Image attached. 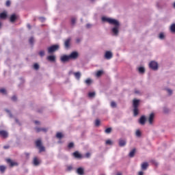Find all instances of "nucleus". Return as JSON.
Listing matches in <instances>:
<instances>
[{
  "label": "nucleus",
  "instance_id": "obj_1",
  "mask_svg": "<svg viewBox=\"0 0 175 175\" xmlns=\"http://www.w3.org/2000/svg\"><path fill=\"white\" fill-rule=\"evenodd\" d=\"M102 21H107L109 24L114 25V27L112 28V32L114 35H118V29H120V22H118V21L106 17H103Z\"/></svg>",
  "mask_w": 175,
  "mask_h": 175
},
{
  "label": "nucleus",
  "instance_id": "obj_2",
  "mask_svg": "<svg viewBox=\"0 0 175 175\" xmlns=\"http://www.w3.org/2000/svg\"><path fill=\"white\" fill-rule=\"evenodd\" d=\"M140 103V100L137 99H134L133 100V116L134 117H137L139 116V105Z\"/></svg>",
  "mask_w": 175,
  "mask_h": 175
},
{
  "label": "nucleus",
  "instance_id": "obj_3",
  "mask_svg": "<svg viewBox=\"0 0 175 175\" xmlns=\"http://www.w3.org/2000/svg\"><path fill=\"white\" fill-rule=\"evenodd\" d=\"M36 146L38 148L40 152H43L46 151L44 146H43V145L42 144V140L38 139L37 141H36Z\"/></svg>",
  "mask_w": 175,
  "mask_h": 175
},
{
  "label": "nucleus",
  "instance_id": "obj_4",
  "mask_svg": "<svg viewBox=\"0 0 175 175\" xmlns=\"http://www.w3.org/2000/svg\"><path fill=\"white\" fill-rule=\"evenodd\" d=\"M59 49V45H57V44L53 45L48 48V53L49 54H51L55 51H57V50H58Z\"/></svg>",
  "mask_w": 175,
  "mask_h": 175
},
{
  "label": "nucleus",
  "instance_id": "obj_5",
  "mask_svg": "<svg viewBox=\"0 0 175 175\" xmlns=\"http://www.w3.org/2000/svg\"><path fill=\"white\" fill-rule=\"evenodd\" d=\"M149 68H150V69H152V70H158V63L154 61L150 62L149 64Z\"/></svg>",
  "mask_w": 175,
  "mask_h": 175
},
{
  "label": "nucleus",
  "instance_id": "obj_6",
  "mask_svg": "<svg viewBox=\"0 0 175 175\" xmlns=\"http://www.w3.org/2000/svg\"><path fill=\"white\" fill-rule=\"evenodd\" d=\"M6 162L10 165V167H14V166H18V163L16 161H13L10 159H8Z\"/></svg>",
  "mask_w": 175,
  "mask_h": 175
},
{
  "label": "nucleus",
  "instance_id": "obj_7",
  "mask_svg": "<svg viewBox=\"0 0 175 175\" xmlns=\"http://www.w3.org/2000/svg\"><path fill=\"white\" fill-rule=\"evenodd\" d=\"M69 57L70 59H77L79 58V53L73 51L69 55Z\"/></svg>",
  "mask_w": 175,
  "mask_h": 175
},
{
  "label": "nucleus",
  "instance_id": "obj_8",
  "mask_svg": "<svg viewBox=\"0 0 175 175\" xmlns=\"http://www.w3.org/2000/svg\"><path fill=\"white\" fill-rule=\"evenodd\" d=\"M61 61L62 62H68L70 61V57L69 55H64L61 57Z\"/></svg>",
  "mask_w": 175,
  "mask_h": 175
},
{
  "label": "nucleus",
  "instance_id": "obj_9",
  "mask_svg": "<svg viewBox=\"0 0 175 175\" xmlns=\"http://www.w3.org/2000/svg\"><path fill=\"white\" fill-rule=\"evenodd\" d=\"M0 136L1 137H3V139H6V137H8V136H9V133H8V131H6L5 130H1V131H0Z\"/></svg>",
  "mask_w": 175,
  "mask_h": 175
},
{
  "label": "nucleus",
  "instance_id": "obj_10",
  "mask_svg": "<svg viewBox=\"0 0 175 175\" xmlns=\"http://www.w3.org/2000/svg\"><path fill=\"white\" fill-rule=\"evenodd\" d=\"M105 58L106 59H111V58H113V53L109 51H106L105 54Z\"/></svg>",
  "mask_w": 175,
  "mask_h": 175
},
{
  "label": "nucleus",
  "instance_id": "obj_11",
  "mask_svg": "<svg viewBox=\"0 0 175 175\" xmlns=\"http://www.w3.org/2000/svg\"><path fill=\"white\" fill-rule=\"evenodd\" d=\"M154 116H155V115L154 114V113H152L150 114V116L148 118V122L150 125H152V122H154Z\"/></svg>",
  "mask_w": 175,
  "mask_h": 175
},
{
  "label": "nucleus",
  "instance_id": "obj_12",
  "mask_svg": "<svg viewBox=\"0 0 175 175\" xmlns=\"http://www.w3.org/2000/svg\"><path fill=\"white\" fill-rule=\"evenodd\" d=\"M146 116H141V118H139V122L141 125H144V124H146Z\"/></svg>",
  "mask_w": 175,
  "mask_h": 175
},
{
  "label": "nucleus",
  "instance_id": "obj_13",
  "mask_svg": "<svg viewBox=\"0 0 175 175\" xmlns=\"http://www.w3.org/2000/svg\"><path fill=\"white\" fill-rule=\"evenodd\" d=\"M72 155L75 157V158H77V159H80L82 158L81 154H80L78 151L73 152Z\"/></svg>",
  "mask_w": 175,
  "mask_h": 175
},
{
  "label": "nucleus",
  "instance_id": "obj_14",
  "mask_svg": "<svg viewBox=\"0 0 175 175\" xmlns=\"http://www.w3.org/2000/svg\"><path fill=\"white\" fill-rule=\"evenodd\" d=\"M33 163L34 166H39V165H40V161H39L38 157H34L33 160Z\"/></svg>",
  "mask_w": 175,
  "mask_h": 175
},
{
  "label": "nucleus",
  "instance_id": "obj_15",
  "mask_svg": "<svg viewBox=\"0 0 175 175\" xmlns=\"http://www.w3.org/2000/svg\"><path fill=\"white\" fill-rule=\"evenodd\" d=\"M64 46H65L66 49H69V47L70 46V38H68L67 40H65Z\"/></svg>",
  "mask_w": 175,
  "mask_h": 175
},
{
  "label": "nucleus",
  "instance_id": "obj_16",
  "mask_svg": "<svg viewBox=\"0 0 175 175\" xmlns=\"http://www.w3.org/2000/svg\"><path fill=\"white\" fill-rule=\"evenodd\" d=\"M7 17H8V13L6 12H3L0 14V18L1 20H5Z\"/></svg>",
  "mask_w": 175,
  "mask_h": 175
},
{
  "label": "nucleus",
  "instance_id": "obj_17",
  "mask_svg": "<svg viewBox=\"0 0 175 175\" xmlns=\"http://www.w3.org/2000/svg\"><path fill=\"white\" fill-rule=\"evenodd\" d=\"M46 59L48 61H50V62H55V56L54 55H49L46 57Z\"/></svg>",
  "mask_w": 175,
  "mask_h": 175
},
{
  "label": "nucleus",
  "instance_id": "obj_18",
  "mask_svg": "<svg viewBox=\"0 0 175 175\" xmlns=\"http://www.w3.org/2000/svg\"><path fill=\"white\" fill-rule=\"evenodd\" d=\"M77 173L79 175H84V169L83 167L77 168Z\"/></svg>",
  "mask_w": 175,
  "mask_h": 175
},
{
  "label": "nucleus",
  "instance_id": "obj_19",
  "mask_svg": "<svg viewBox=\"0 0 175 175\" xmlns=\"http://www.w3.org/2000/svg\"><path fill=\"white\" fill-rule=\"evenodd\" d=\"M17 20V16L14 14H13L12 15H11L10 18V21L11 23H14V21H16Z\"/></svg>",
  "mask_w": 175,
  "mask_h": 175
},
{
  "label": "nucleus",
  "instance_id": "obj_20",
  "mask_svg": "<svg viewBox=\"0 0 175 175\" xmlns=\"http://www.w3.org/2000/svg\"><path fill=\"white\" fill-rule=\"evenodd\" d=\"M141 167L142 170H147V167H148V163L144 162L141 165Z\"/></svg>",
  "mask_w": 175,
  "mask_h": 175
},
{
  "label": "nucleus",
  "instance_id": "obj_21",
  "mask_svg": "<svg viewBox=\"0 0 175 175\" xmlns=\"http://www.w3.org/2000/svg\"><path fill=\"white\" fill-rule=\"evenodd\" d=\"M73 75L77 80H80V77H81V73L80 72H73Z\"/></svg>",
  "mask_w": 175,
  "mask_h": 175
},
{
  "label": "nucleus",
  "instance_id": "obj_22",
  "mask_svg": "<svg viewBox=\"0 0 175 175\" xmlns=\"http://www.w3.org/2000/svg\"><path fill=\"white\" fill-rule=\"evenodd\" d=\"M126 145V141L124 139H120L119 140V146L120 147H124V146Z\"/></svg>",
  "mask_w": 175,
  "mask_h": 175
},
{
  "label": "nucleus",
  "instance_id": "obj_23",
  "mask_svg": "<svg viewBox=\"0 0 175 175\" xmlns=\"http://www.w3.org/2000/svg\"><path fill=\"white\" fill-rule=\"evenodd\" d=\"M36 131L37 132V133H39V132H47V129H40L39 127H36L35 129Z\"/></svg>",
  "mask_w": 175,
  "mask_h": 175
},
{
  "label": "nucleus",
  "instance_id": "obj_24",
  "mask_svg": "<svg viewBox=\"0 0 175 175\" xmlns=\"http://www.w3.org/2000/svg\"><path fill=\"white\" fill-rule=\"evenodd\" d=\"M135 152H136V149H133L130 153H129V157L130 158H133L135 157Z\"/></svg>",
  "mask_w": 175,
  "mask_h": 175
},
{
  "label": "nucleus",
  "instance_id": "obj_25",
  "mask_svg": "<svg viewBox=\"0 0 175 175\" xmlns=\"http://www.w3.org/2000/svg\"><path fill=\"white\" fill-rule=\"evenodd\" d=\"M103 75V70H98L96 73V77H100V76Z\"/></svg>",
  "mask_w": 175,
  "mask_h": 175
},
{
  "label": "nucleus",
  "instance_id": "obj_26",
  "mask_svg": "<svg viewBox=\"0 0 175 175\" xmlns=\"http://www.w3.org/2000/svg\"><path fill=\"white\" fill-rule=\"evenodd\" d=\"M56 137H57V139H62V137H64V134H62V133L58 132V133H57V134H56Z\"/></svg>",
  "mask_w": 175,
  "mask_h": 175
},
{
  "label": "nucleus",
  "instance_id": "obj_27",
  "mask_svg": "<svg viewBox=\"0 0 175 175\" xmlns=\"http://www.w3.org/2000/svg\"><path fill=\"white\" fill-rule=\"evenodd\" d=\"M5 170H6V167L4 165H0V172L5 173Z\"/></svg>",
  "mask_w": 175,
  "mask_h": 175
},
{
  "label": "nucleus",
  "instance_id": "obj_28",
  "mask_svg": "<svg viewBox=\"0 0 175 175\" xmlns=\"http://www.w3.org/2000/svg\"><path fill=\"white\" fill-rule=\"evenodd\" d=\"M139 72V73H144L146 72V70L144 69V67H139L138 68Z\"/></svg>",
  "mask_w": 175,
  "mask_h": 175
},
{
  "label": "nucleus",
  "instance_id": "obj_29",
  "mask_svg": "<svg viewBox=\"0 0 175 175\" xmlns=\"http://www.w3.org/2000/svg\"><path fill=\"white\" fill-rule=\"evenodd\" d=\"M170 31L171 32L174 33L175 32V23L172 24L170 27Z\"/></svg>",
  "mask_w": 175,
  "mask_h": 175
},
{
  "label": "nucleus",
  "instance_id": "obj_30",
  "mask_svg": "<svg viewBox=\"0 0 175 175\" xmlns=\"http://www.w3.org/2000/svg\"><path fill=\"white\" fill-rule=\"evenodd\" d=\"M135 135L137 137H140V136H142V132H140V130H137Z\"/></svg>",
  "mask_w": 175,
  "mask_h": 175
},
{
  "label": "nucleus",
  "instance_id": "obj_31",
  "mask_svg": "<svg viewBox=\"0 0 175 175\" xmlns=\"http://www.w3.org/2000/svg\"><path fill=\"white\" fill-rule=\"evenodd\" d=\"M88 96L89 98H94V96H95V92H89Z\"/></svg>",
  "mask_w": 175,
  "mask_h": 175
},
{
  "label": "nucleus",
  "instance_id": "obj_32",
  "mask_svg": "<svg viewBox=\"0 0 175 175\" xmlns=\"http://www.w3.org/2000/svg\"><path fill=\"white\" fill-rule=\"evenodd\" d=\"M71 24L72 25H75V24H76V18L75 17L71 18Z\"/></svg>",
  "mask_w": 175,
  "mask_h": 175
},
{
  "label": "nucleus",
  "instance_id": "obj_33",
  "mask_svg": "<svg viewBox=\"0 0 175 175\" xmlns=\"http://www.w3.org/2000/svg\"><path fill=\"white\" fill-rule=\"evenodd\" d=\"M85 83L88 85H90V84H91V83H92V81L91 79H88L85 80Z\"/></svg>",
  "mask_w": 175,
  "mask_h": 175
},
{
  "label": "nucleus",
  "instance_id": "obj_34",
  "mask_svg": "<svg viewBox=\"0 0 175 175\" xmlns=\"http://www.w3.org/2000/svg\"><path fill=\"white\" fill-rule=\"evenodd\" d=\"M68 148H73L75 147V144L73 142H70L68 145Z\"/></svg>",
  "mask_w": 175,
  "mask_h": 175
},
{
  "label": "nucleus",
  "instance_id": "obj_35",
  "mask_svg": "<svg viewBox=\"0 0 175 175\" xmlns=\"http://www.w3.org/2000/svg\"><path fill=\"white\" fill-rule=\"evenodd\" d=\"M95 125H96V126H99V125H100V120H96V121H95Z\"/></svg>",
  "mask_w": 175,
  "mask_h": 175
},
{
  "label": "nucleus",
  "instance_id": "obj_36",
  "mask_svg": "<svg viewBox=\"0 0 175 175\" xmlns=\"http://www.w3.org/2000/svg\"><path fill=\"white\" fill-rule=\"evenodd\" d=\"M105 133H111V128H107V129H105Z\"/></svg>",
  "mask_w": 175,
  "mask_h": 175
},
{
  "label": "nucleus",
  "instance_id": "obj_37",
  "mask_svg": "<svg viewBox=\"0 0 175 175\" xmlns=\"http://www.w3.org/2000/svg\"><path fill=\"white\" fill-rule=\"evenodd\" d=\"M111 107H117V104L116 103V102L112 101L111 103Z\"/></svg>",
  "mask_w": 175,
  "mask_h": 175
},
{
  "label": "nucleus",
  "instance_id": "obj_38",
  "mask_svg": "<svg viewBox=\"0 0 175 175\" xmlns=\"http://www.w3.org/2000/svg\"><path fill=\"white\" fill-rule=\"evenodd\" d=\"M39 55L41 57H44V51H40L39 52Z\"/></svg>",
  "mask_w": 175,
  "mask_h": 175
},
{
  "label": "nucleus",
  "instance_id": "obj_39",
  "mask_svg": "<svg viewBox=\"0 0 175 175\" xmlns=\"http://www.w3.org/2000/svg\"><path fill=\"white\" fill-rule=\"evenodd\" d=\"M33 68L36 69V70H38V69H39V64H35L33 65Z\"/></svg>",
  "mask_w": 175,
  "mask_h": 175
},
{
  "label": "nucleus",
  "instance_id": "obj_40",
  "mask_svg": "<svg viewBox=\"0 0 175 175\" xmlns=\"http://www.w3.org/2000/svg\"><path fill=\"white\" fill-rule=\"evenodd\" d=\"M30 44H33V38L31 37L29 40Z\"/></svg>",
  "mask_w": 175,
  "mask_h": 175
},
{
  "label": "nucleus",
  "instance_id": "obj_41",
  "mask_svg": "<svg viewBox=\"0 0 175 175\" xmlns=\"http://www.w3.org/2000/svg\"><path fill=\"white\" fill-rule=\"evenodd\" d=\"M0 92L1 94H6V90L5 88L0 89Z\"/></svg>",
  "mask_w": 175,
  "mask_h": 175
},
{
  "label": "nucleus",
  "instance_id": "obj_42",
  "mask_svg": "<svg viewBox=\"0 0 175 175\" xmlns=\"http://www.w3.org/2000/svg\"><path fill=\"white\" fill-rule=\"evenodd\" d=\"M159 39H163L165 38V35L163 33H161L159 36Z\"/></svg>",
  "mask_w": 175,
  "mask_h": 175
},
{
  "label": "nucleus",
  "instance_id": "obj_43",
  "mask_svg": "<svg viewBox=\"0 0 175 175\" xmlns=\"http://www.w3.org/2000/svg\"><path fill=\"white\" fill-rule=\"evenodd\" d=\"M5 5H6V6H8V7L10 6V5H11L10 1L8 0V1L5 2Z\"/></svg>",
  "mask_w": 175,
  "mask_h": 175
},
{
  "label": "nucleus",
  "instance_id": "obj_44",
  "mask_svg": "<svg viewBox=\"0 0 175 175\" xmlns=\"http://www.w3.org/2000/svg\"><path fill=\"white\" fill-rule=\"evenodd\" d=\"M105 143L106 144H109V145L112 144L111 140L110 139H107Z\"/></svg>",
  "mask_w": 175,
  "mask_h": 175
},
{
  "label": "nucleus",
  "instance_id": "obj_45",
  "mask_svg": "<svg viewBox=\"0 0 175 175\" xmlns=\"http://www.w3.org/2000/svg\"><path fill=\"white\" fill-rule=\"evenodd\" d=\"M167 91L169 95H172V94H173V91H172V90L170 89H167Z\"/></svg>",
  "mask_w": 175,
  "mask_h": 175
},
{
  "label": "nucleus",
  "instance_id": "obj_46",
  "mask_svg": "<svg viewBox=\"0 0 175 175\" xmlns=\"http://www.w3.org/2000/svg\"><path fill=\"white\" fill-rule=\"evenodd\" d=\"M12 100H13L14 102H16V100H17V97L16 96H12Z\"/></svg>",
  "mask_w": 175,
  "mask_h": 175
},
{
  "label": "nucleus",
  "instance_id": "obj_47",
  "mask_svg": "<svg viewBox=\"0 0 175 175\" xmlns=\"http://www.w3.org/2000/svg\"><path fill=\"white\" fill-rule=\"evenodd\" d=\"M72 169H73V167H72V165H69V166H68V167H67V170H68V171L72 170Z\"/></svg>",
  "mask_w": 175,
  "mask_h": 175
},
{
  "label": "nucleus",
  "instance_id": "obj_48",
  "mask_svg": "<svg viewBox=\"0 0 175 175\" xmlns=\"http://www.w3.org/2000/svg\"><path fill=\"white\" fill-rule=\"evenodd\" d=\"M86 158H90L91 157V154L90 152L86 153L85 154Z\"/></svg>",
  "mask_w": 175,
  "mask_h": 175
},
{
  "label": "nucleus",
  "instance_id": "obj_49",
  "mask_svg": "<svg viewBox=\"0 0 175 175\" xmlns=\"http://www.w3.org/2000/svg\"><path fill=\"white\" fill-rule=\"evenodd\" d=\"M40 20H41V21H44L46 18H44V17H40Z\"/></svg>",
  "mask_w": 175,
  "mask_h": 175
},
{
  "label": "nucleus",
  "instance_id": "obj_50",
  "mask_svg": "<svg viewBox=\"0 0 175 175\" xmlns=\"http://www.w3.org/2000/svg\"><path fill=\"white\" fill-rule=\"evenodd\" d=\"M27 28H28L29 29H31V28L30 24H27Z\"/></svg>",
  "mask_w": 175,
  "mask_h": 175
},
{
  "label": "nucleus",
  "instance_id": "obj_51",
  "mask_svg": "<svg viewBox=\"0 0 175 175\" xmlns=\"http://www.w3.org/2000/svg\"><path fill=\"white\" fill-rule=\"evenodd\" d=\"M81 40L80 38H77V43H80Z\"/></svg>",
  "mask_w": 175,
  "mask_h": 175
},
{
  "label": "nucleus",
  "instance_id": "obj_52",
  "mask_svg": "<svg viewBox=\"0 0 175 175\" xmlns=\"http://www.w3.org/2000/svg\"><path fill=\"white\" fill-rule=\"evenodd\" d=\"M3 148H5V150H8V148H9V146H3Z\"/></svg>",
  "mask_w": 175,
  "mask_h": 175
},
{
  "label": "nucleus",
  "instance_id": "obj_53",
  "mask_svg": "<svg viewBox=\"0 0 175 175\" xmlns=\"http://www.w3.org/2000/svg\"><path fill=\"white\" fill-rule=\"evenodd\" d=\"M143 174H144V173L142 171L138 173V175H143Z\"/></svg>",
  "mask_w": 175,
  "mask_h": 175
},
{
  "label": "nucleus",
  "instance_id": "obj_54",
  "mask_svg": "<svg viewBox=\"0 0 175 175\" xmlns=\"http://www.w3.org/2000/svg\"><path fill=\"white\" fill-rule=\"evenodd\" d=\"M135 94H140V92L139 90H135Z\"/></svg>",
  "mask_w": 175,
  "mask_h": 175
},
{
  "label": "nucleus",
  "instance_id": "obj_55",
  "mask_svg": "<svg viewBox=\"0 0 175 175\" xmlns=\"http://www.w3.org/2000/svg\"><path fill=\"white\" fill-rule=\"evenodd\" d=\"M116 175H122V174L121 172H118Z\"/></svg>",
  "mask_w": 175,
  "mask_h": 175
},
{
  "label": "nucleus",
  "instance_id": "obj_56",
  "mask_svg": "<svg viewBox=\"0 0 175 175\" xmlns=\"http://www.w3.org/2000/svg\"><path fill=\"white\" fill-rule=\"evenodd\" d=\"M26 157H29V153H25Z\"/></svg>",
  "mask_w": 175,
  "mask_h": 175
},
{
  "label": "nucleus",
  "instance_id": "obj_57",
  "mask_svg": "<svg viewBox=\"0 0 175 175\" xmlns=\"http://www.w3.org/2000/svg\"><path fill=\"white\" fill-rule=\"evenodd\" d=\"M5 111H6L7 113H10V111H9V109H5Z\"/></svg>",
  "mask_w": 175,
  "mask_h": 175
},
{
  "label": "nucleus",
  "instance_id": "obj_58",
  "mask_svg": "<svg viewBox=\"0 0 175 175\" xmlns=\"http://www.w3.org/2000/svg\"><path fill=\"white\" fill-rule=\"evenodd\" d=\"M34 122H35V124H39L38 121H35Z\"/></svg>",
  "mask_w": 175,
  "mask_h": 175
},
{
  "label": "nucleus",
  "instance_id": "obj_59",
  "mask_svg": "<svg viewBox=\"0 0 175 175\" xmlns=\"http://www.w3.org/2000/svg\"><path fill=\"white\" fill-rule=\"evenodd\" d=\"M87 27H88V28H90V25H87Z\"/></svg>",
  "mask_w": 175,
  "mask_h": 175
},
{
  "label": "nucleus",
  "instance_id": "obj_60",
  "mask_svg": "<svg viewBox=\"0 0 175 175\" xmlns=\"http://www.w3.org/2000/svg\"><path fill=\"white\" fill-rule=\"evenodd\" d=\"M16 122H18V120L16 119Z\"/></svg>",
  "mask_w": 175,
  "mask_h": 175
},
{
  "label": "nucleus",
  "instance_id": "obj_61",
  "mask_svg": "<svg viewBox=\"0 0 175 175\" xmlns=\"http://www.w3.org/2000/svg\"><path fill=\"white\" fill-rule=\"evenodd\" d=\"M1 23H0V27H1Z\"/></svg>",
  "mask_w": 175,
  "mask_h": 175
},
{
  "label": "nucleus",
  "instance_id": "obj_62",
  "mask_svg": "<svg viewBox=\"0 0 175 175\" xmlns=\"http://www.w3.org/2000/svg\"><path fill=\"white\" fill-rule=\"evenodd\" d=\"M91 1H95V0H91Z\"/></svg>",
  "mask_w": 175,
  "mask_h": 175
}]
</instances>
